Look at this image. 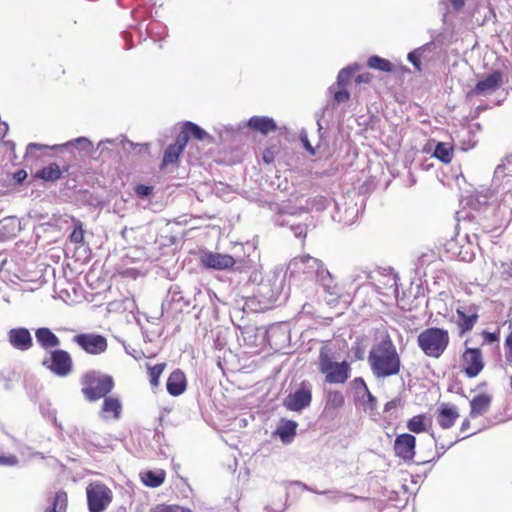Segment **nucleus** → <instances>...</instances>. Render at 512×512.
<instances>
[{
	"instance_id": "obj_1",
	"label": "nucleus",
	"mask_w": 512,
	"mask_h": 512,
	"mask_svg": "<svg viewBox=\"0 0 512 512\" xmlns=\"http://www.w3.org/2000/svg\"><path fill=\"white\" fill-rule=\"evenodd\" d=\"M370 370L376 378H389L400 373L402 361L398 348L389 334H385L369 350Z\"/></svg>"
},
{
	"instance_id": "obj_2",
	"label": "nucleus",
	"mask_w": 512,
	"mask_h": 512,
	"mask_svg": "<svg viewBox=\"0 0 512 512\" xmlns=\"http://www.w3.org/2000/svg\"><path fill=\"white\" fill-rule=\"evenodd\" d=\"M317 368L324 376L327 383L343 385L351 376V366L348 361H334L333 354L327 346H322L319 350Z\"/></svg>"
},
{
	"instance_id": "obj_3",
	"label": "nucleus",
	"mask_w": 512,
	"mask_h": 512,
	"mask_svg": "<svg viewBox=\"0 0 512 512\" xmlns=\"http://www.w3.org/2000/svg\"><path fill=\"white\" fill-rule=\"evenodd\" d=\"M416 341L424 355L440 358L450 345V334L442 327H428L418 334Z\"/></svg>"
},
{
	"instance_id": "obj_4",
	"label": "nucleus",
	"mask_w": 512,
	"mask_h": 512,
	"mask_svg": "<svg viewBox=\"0 0 512 512\" xmlns=\"http://www.w3.org/2000/svg\"><path fill=\"white\" fill-rule=\"evenodd\" d=\"M115 386V381L111 375L101 374L99 371H87L81 377V392L90 402L104 399L109 395Z\"/></svg>"
},
{
	"instance_id": "obj_5",
	"label": "nucleus",
	"mask_w": 512,
	"mask_h": 512,
	"mask_svg": "<svg viewBox=\"0 0 512 512\" xmlns=\"http://www.w3.org/2000/svg\"><path fill=\"white\" fill-rule=\"evenodd\" d=\"M485 357L481 347H469L468 340L464 342V349L459 358V368L467 378H477L485 369Z\"/></svg>"
},
{
	"instance_id": "obj_6",
	"label": "nucleus",
	"mask_w": 512,
	"mask_h": 512,
	"mask_svg": "<svg viewBox=\"0 0 512 512\" xmlns=\"http://www.w3.org/2000/svg\"><path fill=\"white\" fill-rule=\"evenodd\" d=\"M86 498L89 512H104L113 500V491L104 482H90Z\"/></svg>"
},
{
	"instance_id": "obj_7",
	"label": "nucleus",
	"mask_w": 512,
	"mask_h": 512,
	"mask_svg": "<svg viewBox=\"0 0 512 512\" xmlns=\"http://www.w3.org/2000/svg\"><path fill=\"white\" fill-rule=\"evenodd\" d=\"M313 400V386L310 381H302L294 392L285 397L283 406L291 411H302Z\"/></svg>"
},
{
	"instance_id": "obj_8",
	"label": "nucleus",
	"mask_w": 512,
	"mask_h": 512,
	"mask_svg": "<svg viewBox=\"0 0 512 512\" xmlns=\"http://www.w3.org/2000/svg\"><path fill=\"white\" fill-rule=\"evenodd\" d=\"M42 364L58 376H67L73 369V360L70 354L66 350H60V348L52 350L50 357L44 360Z\"/></svg>"
},
{
	"instance_id": "obj_9",
	"label": "nucleus",
	"mask_w": 512,
	"mask_h": 512,
	"mask_svg": "<svg viewBox=\"0 0 512 512\" xmlns=\"http://www.w3.org/2000/svg\"><path fill=\"white\" fill-rule=\"evenodd\" d=\"M73 341L78 344L88 354L98 355L105 352L108 348L106 337L101 334L81 333L73 337Z\"/></svg>"
},
{
	"instance_id": "obj_10",
	"label": "nucleus",
	"mask_w": 512,
	"mask_h": 512,
	"mask_svg": "<svg viewBox=\"0 0 512 512\" xmlns=\"http://www.w3.org/2000/svg\"><path fill=\"white\" fill-rule=\"evenodd\" d=\"M456 314V324L459 335H464L466 332L473 330L476 323H478L479 309L476 305L458 306L456 308Z\"/></svg>"
},
{
	"instance_id": "obj_11",
	"label": "nucleus",
	"mask_w": 512,
	"mask_h": 512,
	"mask_svg": "<svg viewBox=\"0 0 512 512\" xmlns=\"http://www.w3.org/2000/svg\"><path fill=\"white\" fill-rule=\"evenodd\" d=\"M416 437L411 433L398 434L394 440V454L404 461H412L416 454Z\"/></svg>"
},
{
	"instance_id": "obj_12",
	"label": "nucleus",
	"mask_w": 512,
	"mask_h": 512,
	"mask_svg": "<svg viewBox=\"0 0 512 512\" xmlns=\"http://www.w3.org/2000/svg\"><path fill=\"white\" fill-rule=\"evenodd\" d=\"M202 266L209 269H230L235 263V258L230 254H220V252L206 251L200 255Z\"/></svg>"
},
{
	"instance_id": "obj_13",
	"label": "nucleus",
	"mask_w": 512,
	"mask_h": 512,
	"mask_svg": "<svg viewBox=\"0 0 512 512\" xmlns=\"http://www.w3.org/2000/svg\"><path fill=\"white\" fill-rule=\"evenodd\" d=\"M187 146V136L183 134L182 128L180 129L174 144L168 145L165 150L162 162L161 169H165V167L169 166V164H177L179 162L180 155L184 152Z\"/></svg>"
},
{
	"instance_id": "obj_14",
	"label": "nucleus",
	"mask_w": 512,
	"mask_h": 512,
	"mask_svg": "<svg viewBox=\"0 0 512 512\" xmlns=\"http://www.w3.org/2000/svg\"><path fill=\"white\" fill-rule=\"evenodd\" d=\"M9 344L19 351H28L34 345L31 331L26 327H14L7 334Z\"/></svg>"
},
{
	"instance_id": "obj_15",
	"label": "nucleus",
	"mask_w": 512,
	"mask_h": 512,
	"mask_svg": "<svg viewBox=\"0 0 512 512\" xmlns=\"http://www.w3.org/2000/svg\"><path fill=\"white\" fill-rule=\"evenodd\" d=\"M123 413V403L118 396L105 395L100 409V417L103 420H119Z\"/></svg>"
},
{
	"instance_id": "obj_16",
	"label": "nucleus",
	"mask_w": 512,
	"mask_h": 512,
	"mask_svg": "<svg viewBox=\"0 0 512 512\" xmlns=\"http://www.w3.org/2000/svg\"><path fill=\"white\" fill-rule=\"evenodd\" d=\"M493 402V395L488 392H480V394L474 395L470 401V418L483 416L490 410V406Z\"/></svg>"
},
{
	"instance_id": "obj_17",
	"label": "nucleus",
	"mask_w": 512,
	"mask_h": 512,
	"mask_svg": "<svg viewBox=\"0 0 512 512\" xmlns=\"http://www.w3.org/2000/svg\"><path fill=\"white\" fill-rule=\"evenodd\" d=\"M436 419L440 427L451 428L459 419V410L456 406L442 403L438 408Z\"/></svg>"
},
{
	"instance_id": "obj_18",
	"label": "nucleus",
	"mask_w": 512,
	"mask_h": 512,
	"mask_svg": "<svg viewBox=\"0 0 512 512\" xmlns=\"http://www.w3.org/2000/svg\"><path fill=\"white\" fill-rule=\"evenodd\" d=\"M187 388V379L183 371L177 368L172 371L166 382V390L172 396H179Z\"/></svg>"
},
{
	"instance_id": "obj_19",
	"label": "nucleus",
	"mask_w": 512,
	"mask_h": 512,
	"mask_svg": "<svg viewBox=\"0 0 512 512\" xmlns=\"http://www.w3.org/2000/svg\"><path fill=\"white\" fill-rule=\"evenodd\" d=\"M502 84V72L500 70H494V72L490 73L483 80H480L476 83L473 88L472 93L474 94H483L489 93V91H495Z\"/></svg>"
},
{
	"instance_id": "obj_20",
	"label": "nucleus",
	"mask_w": 512,
	"mask_h": 512,
	"mask_svg": "<svg viewBox=\"0 0 512 512\" xmlns=\"http://www.w3.org/2000/svg\"><path fill=\"white\" fill-rule=\"evenodd\" d=\"M247 126L252 131L260 132L263 135H268L270 132L277 130L278 125L274 118L267 116H254L248 119Z\"/></svg>"
},
{
	"instance_id": "obj_21",
	"label": "nucleus",
	"mask_w": 512,
	"mask_h": 512,
	"mask_svg": "<svg viewBox=\"0 0 512 512\" xmlns=\"http://www.w3.org/2000/svg\"><path fill=\"white\" fill-rule=\"evenodd\" d=\"M36 340L44 349L55 348L60 345V339L48 327H39L34 331Z\"/></svg>"
},
{
	"instance_id": "obj_22",
	"label": "nucleus",
	"mask_w": 512,
	"mask_h": 512,
	"mask_svg": "<svg viewBox=\"0 0 512 512\" xmlns=\"http://www.w3.org/2000/svg\"><path fill=\"white\" fill-rule=\"evenodd\" d=\"M298 423L295 420H282L276 429V434L279 435L283 443H291L293 440Z\"/></svg>"
},
{
	"instance_id": "obj_23",
	"label": "nucleus",
	"mask_w": 512,
	"mask_h": 512,
	"mask_svg": "<svg viewBox=\"0 0 512 512\" xmlns=\"http://www.w3.org/2000/svg\"><path fill=\"white\" fill-rule=\"evenodd\" d=\"M345 404V398L342 391L339 389H330L325 396V409L338 410Z\"/></svg>"
},
{
	"instance_id": "obj_24",
	"label": "nucleus",
	"mask_w": 512,
	"mask_h": 512,
	"mask_svg": "<svg viewBox=\"0 0 512 512\" xmlns=\"http://www.w3.org/2000/svg\"><path fill=\"white\" fill-rule=\"evenodd\" d=\"M34 176L46 181H55L60 179L62 176V170L57 163L53 162L49 163L48 166H44V168L37 170Z\"/></svg>"
},
{
	"instance_id": "obj_25",
	"label": "nucleus",
	"mask_w": 512,
	"mask_h": 512,
	"mask_svg": "<svg viewBox=\"0 0 512 512\" xmlns=\"http://www.w3.org/2000/svg\"><path fill=\"white\" fill-rule=\"evenodd\" d=\"M433 156L440 160V162L451 163L454 157V145L447 144V142H438Z\"/></svg>"
},
{
	"instance_id": "obj_26",
	"label": "nucleus",
	"mask_w": 512,
	"mask_h": 512,
	"mask_svg": "<svg viewBox=\"0 0 512 512\" xmlns=\"http://www.w3.org/2000/svg\"><path fill=\"white\" fill-rule=\"evenodd\" d=\"M427 420V415H425V413H421L420 415H415L409 419L406 423V427L412 433H425V431H427Z\"/></svg>"
},
{
	"instance_id": "obj_27",
	"label": "nucleus",
	"mask_w": 512,
	"mask_h": 512,
	"mask_svg": "<svg viewBox=\"0 0 512 512\" xmlns=\"http://www.w3.org/2000/svg\"><path fill=\"white\" fill-rule=\"evenodd\" d=\"M149 382L152 387H158L160 378L167 368L166 362H159L156 365H146Z\"/></svg>"
},
{
	"instance_id": "obj_28",
	"label": "nucleus",
	"mask_w": 512,
	"mask_h": 512,
	"mask_svg": "<svg viewBox=\"0 0 512 512\" xmlns=\"http://www.w3.org/2000/svg\"><path fill=\"white\" fill-rule=\"evenodd\" d=\"M183 133L187 136V143L192 136L193 138L203 140L209 136L206 131L203 130V128L199 127V125L194 124V122L186 121L181 126Z\"/></svg>"
},
{
	"instance_id": "obj_29",
	"label": "nucleus",
	"mask_w": 512,
	"mask_h": 512,
	"mask_svg": "<svg viewBox=\"0 0 512 512\" xmlns=\"http://www.w3.org/2000/svg\"><path fill=\"white\" fill-rule=\"evenodd\" d=\"M166 478L165 471H146L142 474V480L145 485L150 486L151 488H157V486L162 485Z\"/></svg>"
},
{
	"instance_id": "obj_30",
	"label": "nucleus",
	"mask_w": 512,
	"mask_h": 512,
	"mask_svg": "<svg viewBox=\"0 0 512 512\" xmlns=\"http://www.w3.org/2000/svg\"><path fill=\"white\" fill-rule=\"evenodd\" d=\"M68 505V494L65 491H57L54 495L52 505L45 512H66Z\"/></svg>"
},
{
	"instance_id": "obj_31",
	"label": "nucleus",
	"mask_w": 512,
	"mask_h": 512,
	"mask_svg": "<svg viewBox=\"0 0 512 512\" xmlns=\"http://www.w3.org/2000/svg\"><path fill=\"white\" fill-rule=\"evenodd\" d=\"M367 65L370 69L380 70V71H392L393 66L388 59L381 58V56L373 55L370 56Z\"/></svg>"
},
{
	"instance_id": "obj_32",
	"label": "nucleus",
	"mask_w": 512,
	"mask_h": 512,
	"mask_svg": "<svg viewBox=\"0 0 512 512\" xmlns=\"http://www.w3.org/2000/svg\"><path fill=\"white\" fill-rule=\"evenodd\" d=\"M360 69L359 65L348 66L347 68H343L339 71L337 75V85L338 87H346L349 84L350 79L353 77L356 71Z\"/></svg>"
},
{
	"instance_id": "obj_33",
	"label": "nucleus",
	"mask_w": 512,
	"mask_h": 512,
	"mask_svg": "<svg viewBox=\"0 0 512 512\" xmlns=\"http://www.w3.org/2000/svg\"><path fill=\"white\" fill-rule=\"evenodd\" d=\"M72 221L74 224V229L69 235L70 241L74 243L84 242V227L82 221L75 217H72Z\"/></svg>"
},
{
	"instance_id": "obj_34",
	"label": "nucleus",
	"mask_w": 512,
	"mask_h": 512,
	"mask_svg": "<svg viewBox=\"0 0 512 512\" xmlns=\"http://www.w3.org/2000/svg\"><path fill=\"white\" fill-rule=\"evenodd\" d=\"M149 512H193L192 509L180 505L160 504L154 506Z\"/></svg>"
},
{
	"instance_id": "obj_35",
	"label": "nucleus",
	"mask_w": 512,
	"mask_h": 512,
	"mask_svg": "<svg viewBox=\"0 0 512 512\" xmlns=\"http://www.w3.org/2000/svg\"><path fill=\"white\" fill-rule=\"evenodd\" d=\"M481 338L483 344H494V342H499L500 329H496L495 331L482 330Z\"/></svg>"
},
{
	"instance_id": "obj_36",
	"label": "nucleus",
	"mask_w": 512,
	"mask_h": 512,
	"mask_svg": "<svg viewBox=\"0 0 512 512\" xmlns=\"http://www.w3.org/2000/svg\"><path fill=\"white\" fill-rule=\"evenodd\" d=\"M504 355L506 363L512 366V330L509 331L504 339Z\"/></svg>"
},
{
	"instance_id": "obj_37",
	"label": "nucleus",
	"mask_w": 512,
	"mask_h": 512,
	"mask_svg": "<svg viewBox=\"0 0 512 512\" xmlns=\"http://www.w3.org/2000/svg\"><path fill=\"white\" fill-rule=\"evenodd\" d=\"M277 152H278V148L276 145L268 146L263 151V155H262L263 162H265V163L274 162Z\"/></svg>"
},
{
	"instance_id": "obj_38",
	"label": "nucleus",
	"mask_w": 512,
	"mask_h": 512,
	"mask_svg": "<svg viewBox=\"0 0 512 512\" xmlns=\"http://www.w3.org/2000/svg\"><path fill=\"white\" fill-rule=\"evenodd\" d=\"M353 386L355 389H362L363 392L367 393L370 399H373V396L364 380V378L357 377L353 379Z\"/></svg>"
},
{
	"instance_id": "obj_39",
	"label": "nucleus",
	"mask_w": 512,
	"mask_h": 512,
	"mask_svg": "<svg viewBox=\"0 0 512 512\" xmlns=\"http://www.w3.org/2000/svg\"><path fill=\"white\" fill-rule=\"evenodd\" d=\"M334 99L336 102H346L349 101L350 94L345 87H339V89L334 92Z\"/></svg>"
},
{
	"instance_id": "obj_40",
	"label": "nucleus",
	"mask_w": 512,
	"mask_h": 512,
	"mask_svg": "<svg viewBox=\"0 0 512 512\" xmlns=\"http://www.w3.org/2000/svg\"><path fill=\"white\" fill-rule=\"evenodd\" d=\"M408 60L413 64L416 70H422L421 60L417 52H410L408 54Z\"/></svg>"
},
{
	"instance_id": "obj_41",
	"label": "nucleus",
	"mask_w": 512,
	"mask_h": 512,
	"mask_svg": "<svg viewBox=\"0 0 512 512\" xmlns=\"http://www.w3.org/2000/svg\"><path fill=\"white\" fill-rule=\"evenodd\" d=\"M295 262H300V263L313 262V264L316 266L322 265V262L319 261V259L310 257V255H301L300 257L295 258Z\"/></svg>"
},
{
	"instance_id": "obj_42",
	"label": "nucleus",
	"mask_w": 512,
	"mask_h": 512,
	"mask_svg": "<svg viewBox=\"0 0 512 512\" xmlns=\"http://www.w3.org/2000/svg\"><path fill=\"white\" fill-rule=\"evenodd\" d=\"M372 79H373V74H371L369 72H365V73L358 74L355 78V81L358 84H361V83L368 84V83H371Z\"/></svg>"
},
{
	"instance_id": "obj_43",
	"label": "nucleus",
	"mask_w": 512,
	"mask_h": 512,
	"mask_svg": "<svg viewBox=\"0 0 512 512\" xmlns=\"http://www.w3.org/2000/svg\"><path fill=\"white\" fill-rule=\"evenodd\" d=\"M17 462L16 456H0V465H16Z\"/></svg>"
},
{
	"instance_id": "obj_44",
	"label": "nucleus",
	"mask_w": 512,
	"mask_h": 512,
	"mask_svg": "<svg viewBox=\"0 0 512 512\" xmlns=\"http://www.w3.org/2000/svg\"><path fill=\"white\" fill-rule=\"evenodd\" d=\"M27 176V171L24 169H20L14 173V180L17 181L18 183H22V181L25 180Z\"/></svg>"
},
{
	"instance_id": "obj_45",
	"label": "nucleus",
	"mask_w": 512,
	"mask_h": 512,
	"mask_svg": "<svg viewBox=\"0 0 512 512\" xmlns=\"http://www.w3.org/2000/svg\"><path fill=\"white\" fill-rule=\"evenodd\" d=\"M136 192L139 195H149L152 192V187L146 185H138L136 187Z\"/></svg>"
},
{
	"instance_id": "obj_46",
	"label": "nucleus",
	"mask_w": 512,
	"mask_h": 512,
	"mask_svg": "<svg viewBox=\"0 0 512 512\" xmlns=\"http://www.w3.org/2000/svg\"><path fill=\"white\" fill-rule=\"evenodd\" d=\"M399 404L400 401H398V399H392V401L384 404V411H390L392 409H395V407H398Z\"/></svg>"
},
{
	"instance_id": "obj_47",
	"label": "nucleus",
	"mask_w": 512,
	"mask_h": 512,
	"mask_svg": "<svg viewBox=\"0 0 512 512\" xmlns=\"http://www.w3.org/2000/svg\"><path fill=\"white\" fill-rule=\"evenodd\" d=\"M471 427V420L470 419H464L461 422L460 430L462 433H466L468 428Z\"/></svg>"
},
{
	"instance_id": "obj_48",
	"label": "nucleus",
	"mask_w": 512,
	"mask_h": 512,
	"mask_svg": "<svg viewBox=\"0 0 512 512\" xmlns=\"http://www.w3.org/2000/svg\"><path fill=\"white\" fill-rule=\"evenodd\" d=\"M453 8L461 9L465 5V0H450Z\"/></svg>"
},
{
	"instance_id": "obj_49",
	"label": "nucleus",
	"mask_w": 512,
	"mask_h": 512,
	"mask_svg": "<svg viewBox=\"0 0 512 512\" xmlns=\"http://www.w3.org/2000/svg\"><path fill=\"white\" fill-rule=\"evenodd\" d=\"M77 142H88L86 138H78L76 139Z\"/></svg>"
},
{
	"instance_id": "obj_50",
	"label": "nucleus",
	"mask_w": 512,
	"mask_h": 512,
	"mask_svg": "<svg viewBox=\"0 0 512 512\" xmlns=\"http://www.w3.org/2000/svg\"><path fill=\"white\" fill-rule=\"evenodd\" d=\"M510 387L512 388V374H511V377H510Z\"/></svg>"
},
{
	"instance_id": "obj_51",
	"label": "nucleus",
	"mask_w": 512,
	"mask_h": 512,
	"mask_svg": "<svg viewBox=\"0 0 512 512\" xmlns=\"http://www.w3.org/2000/svg\"><path fill=\"white\" fill-rule=\"evenodd\" d=\"M486 382H482L479 386H485Z\"/></svg>"
}]
</instances>
